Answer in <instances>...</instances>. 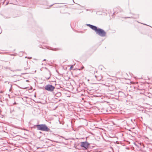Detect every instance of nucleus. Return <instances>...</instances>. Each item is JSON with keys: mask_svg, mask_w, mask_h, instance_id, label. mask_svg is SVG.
I'll return each mask as SVG.
<instances>
[{"mask_svg": "<svg viewBox=\"0 0 152 152\" xmlns=\"http://www.w3.org/2000/svg\"><path fill=\"white\" fill-rule=\"evenodd\" d=\"M45 89L48 91H52L55 88V87L51 85L48 84L45 86Z\"/></svg>", "mask_w": 152, "mask_h": 152, "instance_id": "7ed1b4c3", "label": "nucleus"}, {"mask_svg": "<svg viewBox=\"0 0 152 152\" xmlns=\"http://www.w3.org/2000/svg\"><path fill=\"white\" fill-rule=\"evenodd\" d=\"M61 93L60 92H58V93H57L56 94V96L57 97H59L60 96H61Z\"/></svg>", "mask_w": 152, "mask_h": 152, "instance_id": "6e6552de", "label": "nucleus"}, {"mask_svg": "<svg viewBox=\"0 0 152 152\" xmlns=\"http://www.w3.org/2000/svg\"><path fill=\"white\" fill-rule=\"evenodd\" d=\"M101 80V78H99V79H97V80Z\"/></svg>", "mask_w": 152, "mask_h": 152, "instance_id": "dca6fc26", "label": "nucleus"}, {"mask_svg": "<svg viewBox=\"0 0 152 152\" xmlns=\"http://www.w3.org/2000/svg\"><path fill=\"white\" fill-rule=\"evenodd\" d=\"M90 145V144L87 141L82 142H81L80 146L85 149H87Z\"/></svg>", "mask_w": 152, "mask_h": 152, "instance_id": "20e7f679", "label": "nucleus"}, {"mask_svg": "<svg viewBox=\"0 0 152 152\" xmlns=\"http://www.w3.org/2000/svg\"><path fill=\"white\" fill-rule=\"evenodd\" d=\"M89 11L91 12H93V10L92 9H89Z\"/></svg>", "mask_w": 152, "mask_h": 152, "instance_id": "ddd939ff", "label": "nucleus"}, {"mask_svg": "<svg viewBox=\"0 0 152 152\" xmlns=\"http://www.w3.org/2000/svg\"><path fill=\"white\" fill-rule=\"evenodd\" d=\"M12 88V85H11V87H10V89H9V91H11Z\"/></svg>", "mask_w": 152, "mask_h": 152, "instance_id": "f8f14e48", "label": "nucleus"}, {"mask_svg": "<svg viewBox=\"0 0 152 152\" xmlns=\"http://www.w3.org/2000/svg\"><path fill=\"white\" fill-rule=\"evenodd\" d=\"M34 4H35V2H34Z\"/></svg>", "mask_w": 152, "mask_h": 152, "instance_id": "412c9836", "label": "nucleus"}, {"mask_svg": "<svg viewBox=\"0 0 152 152\" xmlns=\"http://www.w3.org/2000/svg\"><path fill=\"white\" fill-rule=\"evenodd\" d=\"M26 82H28V81H28V80H26Z\"/></svg>", "mask_w": 152, "mask_h": 152, "instance_id": "a211bd4d", "label": "nucleus"}, {"mask_svg": "<svg viewBox=\"0 0 152 152\" xmlns=\"http://www.w3.org/2000/svg\"><path fill=\"white\" fill-rule=\"evenodd\" d=\"M46 60L45 59H44V60H43V61H46Z\"/></svg>", "mask_w": 152, "mask_h": 152, "instance_id": "f3484780", "label": "nucleus"}, {"mask_svg": "<svg viewBox=\"0 0 152 152\" xmlns=\"http://www.w3.org/2000/svg\"><path fill=\"white\" fill-rule=\"evenodd\" d=\"M75 63L73 65H72L70 67V68L69 69H71L73 68L75 64Z\"/></svg>", "mask_w": 152, "mask_h": 152, "instance_id": "9d476101", "label": "nucleus"}, {"mask_svg": "<svg viewBox=\"0 0 152 152\" xmlns=\"http://www.w3.org/2000/svg\"><path fill=\"white\" fill-rule=\"evenodd\" d=\"M89 9H86V11H89Z\"/></svg>", "mask_w": 152, "mask_h": 152, "instance_id": "2eb2a0df", "label": "nucleus"}, {"mask_svg": "<svg viewBox=\"0 0 152 152\" xmlns=\"http://www.w3.org/2000/svg\"><path fill=\"white\" fill-rule=\"evenodd\" d=\"M151 130L152 131V129H151Z\"/></svg>", "mask_w": 152, "mask_h": 152, "instance_id": "aec40b11", "label": "nucleus"}, {"mask_svg": "<svg viewBox=\"0 0 152 152\" xmlns=\"http://www.w3.org/2000/svg\"><path fill=\"white\" fill-rule=\"evenodd\" d=\"M4 68L5 69H8L10 70L11 71H12L13 72L14 71L12 70H11V68L10 67H8L7 66H6V67H4Z\"/></svg>", "mask_w": 152, "mask_h": 152, "instance_id": "1a4fd4ad", "label": "nucleus"}, {"mask_svg": "<svg viewBox=\"0 0 152 152\" xmlns=\"http://www.w3.org/2000/svg\"><path fill=\"white\" fill-rule=\"evenodd\" d=\"M29 69V68H24V69L25 70H26V69Z\"/></svg>", "mask_w": 152, "mask_h": 152, "instance_id": "4468645a", "label": "nucleus"}, {"mask_svg": "<svg viewBox=\"0 0 152 152\" xmlns=\"http://www.w3.org/2000/svg\"><path fill=\"white\" fill-rule=\"evenodd\" d=\"M47 49L54 51H59L61 50L60 48H52L51 47L47 46L46 47Z\"/></svg>", "mask_w": 152, "mask_h": 152, "instance_id": "39448f33", "label": "nucleus"}, {"mask_svg": "<svg viewBox=\"0 0 152 152\" xmlns=\"http://www.w3.org/2000/svg\"><path fill=\"white\" fill-rule=\"evenodd\" d=\"M124 94L121 91H119L118 92V96H124Z\"/></svg>", "mask_w": 152, "mask_h": 152, "instance_id": "0eeeda50", "label": "nucleus"}, {"mask_svg": "<svg viewBox=\"0 0 152 152\" xmlns=\"http://www.w3.org/2000/svg\"><path fill=\"white\" fill-rule=\"evenodd\" d=\"M139 17V15H135L132 17H127L125 18H137Z\"/></svg>", "mask_w": 152, "mask_h": 152, "instance_id": "423d86ee", "label": "nucleus"}, {"mask_svg": "<svg viewBox=\"0 0 152 152\" xmlns=\"http://www.w3.org/2000/svg\"><path fill=\"white\" fill-rule=\"evenodd\" d=\"M38 130H40L45 132H49L50 131V129L45 124H41L35 125Z\"/></svg>", "mask_w": 152, "mask_h": 152, "instance_id": "f03ea898", "label": "nucleus"}, {"mask_svg": "<svg viewBox=\"0 0 152 152\" xmlns=\"http://www.w3.org/2000/svg\"><path fill=\"white\" fill-rule=\"evenodd\" d=\"M52 6V5H51L50 6V7Z\"/></svg>", "mask_w": 152, "mask_h": 152, "instance_id": "4be33fe9", "label": "nucleus"}, {"mask_svg": "<svg viewBox=\"0 0 152 152\" xmlns=\"http://www.w3.org/2000/svg\"><path fill=\"white\" fill-rule=\"evenodd\" d=\"M84 68V67H82V68Z\"/></svg>", "mask_w": 152, "mask_h": 152, "instance_id": "b1692460", "label": "nucleus"}, {"mask_svg": "<svg viewBox=\"0 0 152 152\" xmlns=\"http://www.w3.org/2000/svg\"><path fill=\"white\" fill-rule=\"evenodd\" d=\"M28 58H30V59H31V57H30V58H29V57Z\"/></svg>", "mask_w": 152, "mask_h": 152, "instance_id": "6ab92c4d", "label": "nucleus"}, {"mask_svg": "<svg viewBox=\"0 0 152 152\" xmlns=\"http://www.w3.org/2000/svg\"><path fill=\"white\" fill-rule=\"evenodd\" d=\"M86 25L92 30L95 31L96 34L99 36L104 37L106 36L107 33L103 29L89 24H87Z\"/></svg>", "mask_w": 152, "mask_h": 152, "instance_id": "f257e3e1", "label": "nucleus"}, {"mask_svg": "<svg viewBox=\"0 0 152 152\" xmlns=\"http://www.w3.org/2000/svg\"><path fill=\"white\" fill-rule=\"evenodd\" d=\"M27 58V57H26H26H25V58Z\"/></svg>", "mask_w": 152, "mask_h": 152, "instance_id": "5701e85b", "label": "nucleus"}, {"mask_svg": "<svg viewBox=\"0 0 152 152\" xmlns=\"http://www.w3.org/2000/svg\"><path fill=\"white\" fill-rule=\"evenodd\" d=\"M138 89L139 90H141L142 91V93H143L144 92H145V90H144V89H141V88H138Z\"/></svg>", "mask_w": 152, "mask_h": 152, "instance_id": "9b49d317", "label": "nucleus"}, {"mask_svg": "<svg viewBox=\"0 0 152 152\" xmlns=\"http://www.w3.org/2000/svg\"><path fill=\"white\" fill-rule=\"evenodd\" d=\"M151 109H152V108H150Z\"/></svg>", "mask_w": 152, "mask_h": 152, "instance_id": "393cba45", "label": "nucleus"}]
</instances>
